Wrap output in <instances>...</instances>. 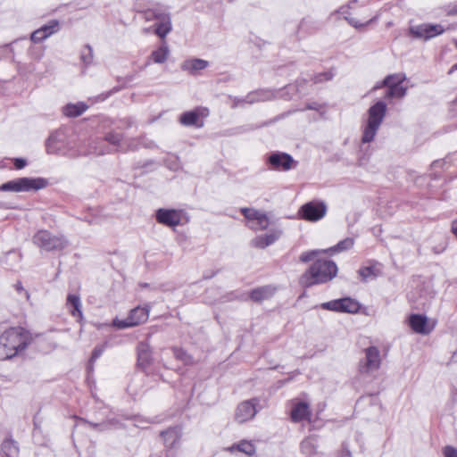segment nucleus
I'll list each match as a JSON object with an SVG mask.
<instances>
[{
    "instance_id": "obj_43",
    "label": "nucleus",
    "mask_w": 457,
    "mask_h": 457,
    "mask_svg": "<svg viewBox=\"0 0 457 457\" xmlns=\"http://www.w3.org/2000/svg\"><path fill=\"white\" fill-rule=\"evenodd\" d=\"M135 124V120L131 117H126L119 121V125L117 126L118 129H127L131 128Z\"/></svg>"
},
{
    "instance_id": "obj_22",
    "label": "nucleus",
    "mask_w": 457,
    "mask_h": 457,
    "mask_svg": "<svg viewBox=\"0 0 457 457\" xmlns=\"http://www.w3.org/2000/svg\"><path fill=\"white\" fill-rule=\"evenodd\" d=\"M275 97V93L270 89H257L246 95V102L253 104L260 102L270 101Z\"/></svg>"
},
{
    "instance_id": "obj_10",
    "label": "nucleus",
    "mask_w": 457,
    "mask_h": 457,
    "mask_svg": "<svg viewBox=\"0 0 457 457\" xmlns=\"http://www.w3.org/2000/svg\"><path fill=\"white\" fill-rule=\"evenodd\" d=\"M436 320L428 319L423 314H411L408 318V325L417 334L428 335L436 326Z\"/></svg>"
},
{
    "instance_id": "obj_23",
    "label": "nucleus",
    "mask_w": 457,
    "mask_h": 457,
    "mask_svg": "<svg viewBox=\"0 0 457 457\" xmlns=\"http://www.w3.org/2000/svg\"><path fill=\"white\" fill-rule=\"evenodd\" d=\"M170 12L161 6H155L153 8H149L142 12L143 18L145 21H153L156 22L163 20Z\"/></svg>"
},
{
    "instance_id": "obj_7",
    "label": "nucleus",
    "mask_w": 457,
    "mask_h": 457,
    "mask_svg": "<svg viewBox=\"0 0 457 457\" xmlns=\"http://www.w3.org/2000/svg\"><path fill=\"white\" fill-rule=\"evenodd\" d=\"M365 357L359 363V372L368 375L378 370L382 364L380 351L377 346L370 345L363 350Z\"/></svg>"
},
{
    "instance_id": "obj_17",
    "label": "nucleus",
    "mask_w": 457,
    "mask_h": 457,
    "mask_svg": "<svg viewBox=\"0 0 457 457\" xmlns=\"http://www.w3.org/2000/svg\"><path fill=\"white\" fill-rule=\"evenodd\" d=\"M403 79L397 75L385 78L383 84L388 87L386 97L402 98L406 95L407 88L402 85Z\"/></svg>"
},
{
    "instance_id": "obj_14",
    "label": "nucleus",
    "mask_w": 457,
    "mask_h": 457,
    "mask_svg": "<svg viewBox=\"0 0 457 457\" xmlns=\"http://www.w3.org/2000/svg\"><path fill=\"white\" fill-rule=\"evenodd\" d=\"M259 401L257 398H252L240 403L235 411V420L242 424L253 419L257 413L256 406Z\"/></svg>"
},
{
    "instance_id": "obj_39",
    "label": "nucleus",
    "mask_w": 457,
    "mask_h": 457,
    "mask_svg": "<svg viewBox=\"0 0 457 457\" xmlns=\"http://www.w3.org/2000/svg\"><path fill=\"white\" fill-rule=\"evenodd\" d=\"M46 38V36L43 33L40 28L33 31L30 35V40L34 44L41 43L45 41Z\"/></svg>"
},
{
    "instance_id": "obj_49",
    "label": "nucleus",
    "mask_w": 457,
    "mask_h": 457,
    "mask_svg": "<svg viewBox=\"0 0 457 457\" xmlns=\"http://www.w3.org/2000/svg\"><path fill=\"white\" fill-rule=\"evenodd\" d=\"M455 71H457V63L453 64L451 69L448 71V74L451 75L452 73H453Z\"/></svg>"
},
{
    "instance_id": "obj_33",
    "label": "nucleus",
    "mask_w": 457,
    "mask_h": 457,
    "mask_svg": "<svg viewBox=\"0 0 457 457\" xmlns=\"http://www.w3.org/2000/svg\"><path fill=\"white\" fill-rule=\"evenodd\" d=\"M277 237L273 234L267 235L265 237H259L253 240V245L256 247L264 248L269 245L272 244L276 240Z\"/></svg>"
},
{
    "instance_id": "obj_51",
    "label": "nucleus",
    "mask_w": 457,
    "mask_h": 457,
    "mask_svg": "<svg viewBox=\"0 0 457 457\" xmlns=\"http://www.w3.org/2000/svg\"><path fill=\"white\" fill-rule=\"evenodd\" d=\"M451 228H457V220H453Z\"/></svg>"
},
{
    "instance_id": "obj_55",
    "label": "nucleus",
    "mask_w": 457,
    "mask_h": 457,
    "mask_svg": "<svg viewBox=\"0 0 457 457\" xmlns=\"http://www.w3.org/2000/svg\"><path fill=\"white\" fill-rule=\"evenodd\" d=\"M454 104H457V96H456V99H455Z\"/></svg>"
},
{
    "instance_id": "obj_21",
    "label": "nucleus",
    "mask_w": 457,
    "mask_h": 457,
    "mask_svg": "<svg viewBox=\"0 0 457 457\" xmlns=\"http://www.w3.org/2000/svg\"><path fill=\"white\" fill-rule=\"evenodd\" d=\"M276 287L270 285L256 287L250 291L249 298L255 303H261L264 300L271 298L275 292Z\"/></svg>"
},
{
    "instance_id": "obj_40",
    "label": "nucleus",
    "mask_w": 457,
    "mask_h": 457,
    "mask_svg": "<svg viewBox=\"0 0 457 457\" xmlns=\"http://www.w3.org/2000/svg\"><path fill=\"white\" fill-rule=\"evenodd\" d=\"M137 361L142 366H147L150 364V352L148 350H143L139 352Z\"/></svg>"
},
{
    "instance_id": "obj_38",
    "label": "nucleus",
    "mask_w": 457,
    "mask_h": 457,
    "mask_svg": "<svg viewBox=\"0 0 457 457\" xmlns=\"http://www.w3.org/2000/svg\"><path fill=\"white\" fill-rule=\"evenodd\" d=\"M333 77H334L333 72L330 71H324V72L316 74L312 78V80H313V83L317 84V83H321L324 81H328V80L332 79Z\"/></svg>"
},
{
    "instance_id": "obj_28",
    "label": "nucleus",
    "mask_w": 457,
    "mask_h": 457,
    "mask_svg": "<svg viewBox=\"0 0 457 457\" xmlns=\"http://www.w3.org/2000/svg\"><path fill=\"white\" fill-rule=\"evenodd\" d=\"M170 51L166 43H163L158 49L151 54V58L155 63H163L168 59Z\"/></svg>"
},
{
    "instance_id": "obj_42",
    "label": "nucleus",
    "mask_w": 457,
    "mask_h": 457,
    "mask_svg": "<svg viewBox=\"0 0 457 457\" xmlns=\"http://www.w3.org/2000/svg\"><path fill=\"white\" fill-rule=\"evenodd\" d=\"M229 98L232 100V108H237V107H245L247 104L246 102V96L245 97H237V96H229Z\"/></svg>"
},
{
    "instance_id": "obj_1",
    "label": "nucleus",
    "mask_w": 457,
    "mask_h": 457,
    "mask_svg": "<svg viewBox=\"0 0 457 457\" xmlns=\"http://www.w3.org/2000/svg\"><path fill=\"white\" fill-rule=\"evenodd\" d=\"M353 245V240L352 238H345L328 249L310 250L302 253L299 256L301 262H312L299 277V285L302 287L308 288L315 285L325 284L331 281L337 275V266L333 261L320 258V255L321 253L333 255L337 253L347 250Z\"/></svg>"
},
{
    "instance_id": "obj_50",
    "label": "nucleus",
    "mask_w": 457,
    "mask_h": 457,
    "mask_svg": "<svg viewBox=\"0 0 457 457\" xmlns=\"http://www.w3.org/2000/svg\"><path fill=\"white\" fill-rule=\"evenodd\" d=\"M451 13L457 14V3L453 5V9L451 10Z\"/></svg>"
},
{
    "instance_id": "obj_53",
    "label": "nucleus",
    "mask_w": 457,
    "mask_h": 457,
    "mask_svg": "<svg viewBox=\"0 0 457 457\" xmlns=\"http://www.w3.org/2000/svg\"><path fill=\"white\" fill-rule=\"evenodd\" d=\"M453 232V234L455 235V237H457V230H452Z\"/></svg>"
},
{
    "instance_id": "obj_41",
    "label": "nucleus",
    "mask_w": 457,
    "mask_h": 457,
    "mask_svg": "<svg viewBox=\"0 0 457 457\" xmlns=\"http://www.w3.org/2000/svg\"><path fill=\"white\" fill-rule=\"evenodd\" d=\"M56 144V136L51 135L46 142L47 152L50 154L57 153L58 147L55 145Z\"/></svg>"
},
{
    "instance_id": "obj_52",
    "label": "nucleus",
    "mask_w": 457,
    "mask_h": 457,
    "mask_svg": "<svg viewBox=\"0 0 457 457\" xmlns=\"http://www.w3.org/2000/svg\"><path fill=\"white\" fill-rule=\"evenodd\" d=\"M439 163H440V162H439V161H436V162H433V166H436V165H437V164H439Z\"/></svg>"
},
{
    "instance_id": "obj_9",
    "label": "nucleus",
    "mask_w": 457,
    "mask_h": 457,
    "mask_svg": "<svg viewBox=\"0 0 457 457\" xmlns=\"http://www.w3.org/2000/svg\"><path fill=\"white\" fill-rule=\"evenodd\" d=\"M34 242L46 251L62 250L65 241L62 237H54L49 230H38L33 237Z\"/></svg>"
},
{
    "instance_id": "obj_54",
    "label": "nucleus",
    "mask_w": 457,
    "mask_h": 457,
    "mask_svg": "<svg viewBox=\"0 0 457 457\" xmlns=\"http://www.w3.org/2000/svg\"><path fill=\"white\" fill-rule=\"evenodd\" d=\"M108 96H109V94H108V95H106L105 96H104V97L102 98V100L106 99V97H108Z\"/></svg>"
},
{
    "instance_id": "obj_32",
    "label": "nucleus",
    "mask_w": 457,
    "mask_h": 457,
    "mask_svg": "<svg viewBox=\"0 0 457 457\" xmlns=\"http://www.w3.org/2000/svg\"><path fill=\"white\" fill-rule=\"evenodd\" d=\"M40 29L48 38L52 35L57 33L60 30L61 27L59 21L51 20L48 23L41 26Z\"/></svg>"
},
{
    "instance_id": "obj_18",
    "label": "nucleus",
    "mask_w": 457,
    "mask_h": 457,
    "mask_svg": "<svg viewBox=\"0 0 457 457\" xmlns=\"http://www.w3.org/2000/svg\"><path fill=\"white\" fill-rule=\"evenodd\" d=\"M241 213L247 220H255L257 225L260 226L261 228H267V227L269 226V217L262 211H259L254 208L244 207L241 208Z\"/></svg>"
},
{
    "instance_id": "obj_29",
    "label": "nucleus",
    "mask_w": 457,
    "mask_h": 457,
    "mask_svg": "<svg viewBox=\"0 0 457 457\" xmlns=\"http://www.w3.org/2000/svg\"><path fill=\"white\" fill-rule=\"evenodd\" d=\"M349 7H345V6H342L339 8V10L337 11L338 12L342 13V14H345V19L348 21V23L354 27L355 29H361V28H364L365 26L370 24L371 22L375 21L377 20V17H373L371 19H370L369 21H367L366 22H359L358 21H356L355 19L353 18H351L348 16V10Z\"/></svg>"
},
{
    "instance_id": "obj_15",
    "label": "nucleus",
    "mask_w": 457,
    "mask_h": 457,
    "mask_svg": "<svg viewBox=\"0 0 457 457\" xmlns=\"http://www.w3.org/2000/svg\"><path fill=\"white\" fill-rule=\"evenodd\" d=\"M290 419L293 422L296 423L303 420H311L312 410L309 403L295 398L290 401Z\"/></svg>"
},
{
    "instance_id": "obj_35",
    "label": "nucleus",
    "mask_w": 457,
    "mask_h": 457,
    "mask_svg": "<svg viewBox=\"0 0 457 457\" xmlns=\"http://www.w3.org/2000/svg\"><path fill=\"white\" fill-rule=\"evenodd\" d=\"M80 60L84 64L89 65L93 62V49L89 45H86L80 53Z\"/></svg>"
},
{
    "instance_id": "obj_44",
    "label": "nucleus",
    "mask_w": 457,
    "mask_h": 457,
    "mask_svg": "<svg viewBox=\"0 0 457 457\" xmlns=\"http://www.w3.org/2000/svg\"><path fill=\"white\" fill-rule=\"evenodd\" d=\"M444 457H457V449L452 445H446L443 448Z\"/></svg>"
},
{
    "instance_id": "obj_6",
    "label": "nucleus",
    "mask_w": 457,
    "mask_h": 457,
    "mask_svg": "<svg viewBox=\"0 0 457 457\" xmlns=\"http://www.w3.org/2000/svg\"><path fill=\"white\" fill-rule=\"evenodd\" d=\"M150 308L148 306H137L132 309L126 319L115 318L112 325L119 329H124L145 323L149 319Z\"/></svg>"
},
{
    "instance_id": "obj_20",
    "label": "nucleus",
    "mask_w": 457,
    "mask_h": 457,
    "mask_svg": "<svg viewBox=\"0 0 457 457\" xmlns=\"http://www.w3.org/2000/svg\"><path fill=\"white\" fill-rule=\"evenodd\" d=\"M66 306L70 314L75 318L78 322L81 323L84 319V315L82 312L80 297L75 294H69L67 295Z\"/></svg>"
},
{
    "instance_id": "obj_16",
    "label": "nucleus",
    "mask_w": 457,
    "mask_h": 457,
    "mask_svg": "<svg viewBox=\"0 0 457 457\" xmlns=\"http://www.w3.org/2000/svg\"><path fill=\"white\" fill-rule=\"evenodd\" d=\"M444 31L445 29L440 24L423 23L410 28L411 34L417 38H423L425 40L441 35Z\"/></svg>"
},
{
    "instance_id": "obj_36",
    "label": "nucleus",
    "mask_w": 457,
    "mask_h": 457,
    "mask_svg": "<svg viewBox=\"0 0 457 457\" xmlns=\"http://www.w3.org/2000/svg\"><path fill=\"white\" fill-rule=\"evenodd\" d=\"M301 451L304 454H312L315 452V445L312 437H306L301 443Z\"/></svg>"
},
{
    "instance_id": "obj_34",
    "label": "nucleus",
    "mask_w": 457,
    "mask_h": 457,
    "mask_svg": "<svg viewBox=\"0 0 457 457\" xmlns=\"http://www.w3.org/2000/svg\"><path fill=\"white\" fill-rule=\"evenodd\" d=\"M358 272L361 278L366 280L369 278L377 277L378 270H377L376 265H370L361 267Z\"/></svg>"
},
{
    "instance_id": "obj_24",
    "label": "nucleus",
    "mask_w": 457,
    "mask_h": 457,
    "mask_svg": "<svg viewBox=\"0 0 457 457\" xmlns=\"http://www.w3.org/2000/svg\"><path fill=\"white\" fill-rule=\"evenodd\" d=\"M209 65V62L203 59L194 58L185 61L182 65L181 69L183 71H189L190 73L194 74L199 71H202L205 68H207Z\"/></svg>"
},
{
    "instance_id": "obj_3",
    "label": "nucleus",
    "mask_w": 457,
    "mask_h": 457,
    "mask_svg": "<svg viewBox=\"0 0 457 457\" xmlns=\"http://www.w3.org/2000/svg\"><path fill=\"white\" fill-rule=\"evenodd\" d=\"M386 113V104L383 101H378L368 110V119L363 125L362 143L371 142L378 130Z\"/></svg>"
},
{
    "instance_id": "obj_11",
    "label": "nucleus",
    "mask_w": 457,
    "mask_h": 457,
    "mask_svg": "<svg viewBox=\"0 0 457 457\" xmlns=\"http://www.w3.org/2000/svg\"><path fill=\"white\" fill-rule=\"evenodd\" d=\"M327 212V206L323 202L311 201L301 206L298 215L306 220L317 221L322 219Z\"/></svg>"
},
{
    "instance_id": "obj_13",
    "label": "nucleus",
    "mask_w": 457,
    "mask_h": 457,
    "mask_svg": "<svg viewBox=\"0 0 457 457\" xmlns=\"http://www.w3.org/2000/svg\"><path fill=\"white\" fill-rule=\"evenodd\" d=\"M209 115V110L205 107H197L194 110L183 112L179 117V122L186 127L202 128L204 119Z\"/></svg>"
},
{
    "instance_id": "obj_19",
    "label": "nucleus",
    "mask_w": 457,
    "mask_h": 457,
    "mask_svg": "<svg viewBox=\"0 0 457 457\" xmlns=\"http://www.w3.org/2000/svg\"><path fill=\"white\" fill-rule=\"evenodd\" d=\"M160 436L162 437L165 447L172 449L179 445L181 438V431L178 427H170L167 429L161 431Z\"/></svg>"
},
{
    "instance_id": "obj_25",
    "label": "nucleus",
    "mask_w": 457,
    "mask_h": 457,
    "mask_svg": "<svg viewBox=\"0 0 457 457\" xmlns=\"http://www.w3.org/2000/svg\"><path fill=\"white\" fill-rule=\"evenodd\" d=\"M171 30L172 23L170 14L169 13L163 20L155 23L154 31L158 37L164 39Z\"/></svg>"
},
{
    "instance_id": "obj_37",
    "label": "nucleus",
    "mask_w": 457,
    "mask_h": 457,
    "mask_svg": "<svg viewBox=\"0 0 457 457\" xmlns=\"http://www.w3.org/2000/svg\"><path fill=\"white\" fill-rule=\"evenodd\" d=\"M122 138H123L122 134L113 132V131L108 132L104 136V140L113 145H118L120 143V141L122 140Z\"/></svg>"
},
{
    "instance_id": "obj_30",
    "label": "nucleus",
    "mask_w": 457,
    "mask_h": 457,
    "mask_svg": "<svg viewBox=\"0 0 457 457\" xmlns=\"http://www.w3.org/2000/svg\"><path fill=\"white\" fill-rule=\"evenodd\" d=\"M1 449L7 457H15L19 453V448L12 439L4 440Z\"/></svg>"
},
{
    "instance_id": "obj_4",
    "label": "nucleus",
    "mask_w": 457,
    "mask_h": 457,
    "mask_svg": "<svg viewBox=\"0 0 457 457\" xmlns=\"http://www.w3.org/2000/svg\"><path fill=\"white\" fill-rule=\"evenodd\" d=\"M48 181L44 178H19L7 181L0 186V191L5 192H29L37 191L46 187Z\"/></svg>"
},
{
    "instance_id": "obj_5",
    "label": "nucleus",
    "mask_w": 457,
    "mask_h": 457,
    "mask_svg": "<svg viewBox=\"0 0 457 457\" xmlns=\"http://www.w3.org/2000/svg\"><path fill=\"white\" fill-rule=\"evenodd\" d=\"M156 220L166 227L185 226L189 222L188 214L183 210L160 208L155 212Z\"/></svg>"
},
{
    "instance_id": "obj_12",
    "label": "nucleus",
    "mask_w": 457,
    "mask_h": 457,
    "mask_svg": "<svg viewBox=\"0 0 457 457\" xmlns=\"http://www.w3.org/2000/svg\"><path fill=\"white\" fill-rule=\"evenodd\" d=\"M267 162L272 170L278 171L290 170L296 168L298 164V162L295 161L290 154L283 152L271 153L269 155Z\"/></svg>"
},
{
    "instance_id": "obj_26",
    "label": "nucleus",
    "mask_w": 457,
    "mask_h": 457,
    "mask_svg": "<svg viewBox=\"0 0 457 457\" xmlns=\"http://www.w3.org/2000/svg\"><path fill=\"white\" fill-rule=\"evenodd\" d=\"M227 451L230 453L238 451L246 454L247 456H253L255 453V446L251 441L241 440L238 443L228 447Z\"/></svg>"
},
{
    "instance_id": "obj_27",
    "label": "nucleus",
    "mask_w": 457,
    "mask_h": 457,
    "mask_svg": "<svg viewBox=\"0 0 457 457\" xmlns=\"http://www.w3.org/2000/svg\"><path fill=\"white\" fill-rule=\"evenodd\" d=\"M87 105L82 102L68 104L63 107V114L68 117H78L86 112Z\"/></svg>"
},
{
    "instance_id": "obj_45",
    "label": "nucleus",
    "mask_w": 457,
    "mask_h": 457,
    "mask_svg": "<svg viewBox=\"0 0 457 457\" xmlns=\"http://www.w3.org/2000/svg\"><path fill=\"white\" fill-rule=\"evenodd\" d=\"M13 163L17 170H21L27 165V161L23 158H15Z\"/></svg>"
},
{
    "instance_id": "obj_47",
    "label": "nucleus",
    "mask_w": 457,
    "mask_h": 457,
    "mask_svg": "<svg viewBox=\"0 0 457 457\" xmlns=\"http://www.w3.org/2000/svg\"><path fill=\"white\" fill-rule=\"evenodd\" d=\"M14 287H15V289H16V291H17L18 293H21V292H23V291H24L25 295H26V298H27V299H29V294H28V292L24 290V288H23L22 284H21V281H18V282L14 285Z\"/></svg>"
},
{
    "instance_id": "obj_48",
    "label": "nucleus",
    "mask_w": 457,
    "mask_h": 457,
    "mask_svg": "<svg viewBox=\"0 0 457 457\" xmlns=\"http://www.w3.org/2000/svg\"><path fill=\"white\" fill-rule=\"evenodd\" d=\"M174 353H175V356L177 359L181 360V361L185 360L184 356H186L187 354L184 351H182L181 349H176L174 351Z\"/></svg>"
},
{
    "instance_id": "obj_2",
    "label": "nucleus",
    "mask_w": 457,
    "mask_h": 457,
    "mask_svg": "<svg viewBox=\"0 0 457 457\" xmlns=\"http://www.w3.org/2000/svg\"><path fill=\"white\" fill-rule=\"evenodd\" d=\"M37 335L22 326H12L0 334V361H9L25 354Z\"/></svg>"
},
{
    "instance_id": "obj_46",
    "label": "nucleus",
    "mask_w": 457,
    "mask_h": 457,
    "mask_svg": "<svg viewBox=\"0 0 457 457\" xmlns=\"http://www.w3.org/2000/svg\"><path fill=\"white\" fill-rule=\"evenodd\" d=\"M320 109H321V104L319 103L313 102V103L307 104L305 108L302 109V111H304V110L319 111Z\"/></svg>"
},
{
    "instance_id": "obj_31",
    "label": "nucleus",
    "mask_w": 457,
    "mask_h": 457,
    "mask_svg": "<svg viewBox=\"0 0 457 457\" xmlns=\"http://www.w3.org/2000/svg\"><path fill=\"white\" fill-rule=\"evenodd\" d=\"M97 142L94 141L90 143L87 147L82 146L78 150V155H87V154H104L105 152L96 146Z\"/></svg>"
},
{
    "instance_id": "obj_8",
    "label": "nucleus",
    "mask_w": 457,
    "mask_h": 457,
    "mask_svg": "<svg viewBox=\"0 0 457 457\" xmlns=\"http://www.w3.org/2000/svg\"><path fill=\"white\" fill-rule=\"evenodd\" d=\"M322 309L332 311L335 312L356 314L360 312L361 305L354 298L343 297L332 300L321 304Z\"/></svg>"
}]
</instances>
